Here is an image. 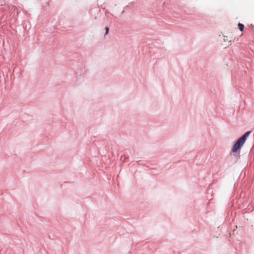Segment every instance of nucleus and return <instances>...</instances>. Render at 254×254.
Instances as JSON below:
<instances>
[{"instance_id":"f257e3e1","label":"nucleus","mask_w":254,"mask_h":254,"mask_svg":"<svg viewBox=\"0 0 254 254\" xmlns=\"http://www.w3.org/2000/svg\"><path fill=\"white\" fill-rule=\"evenodd\" d=\"M250 133H251V131H248V132H246L240 138L238 139V140L235 143V144L234 145V146L232 149V152H236L238 150H239L241 149V148L242 147V146L244 144L245 142L246 141L247 138L250 135Z\"/></svg>"},{"instance_id":"f03ea898","label":"nucleus","mask_w":254,"mask_h":254,"mask_svg":"<svg viewBox=\"0 0 254 254\" xmlns=\"http://www.w3.org/2000/svg\"><path fill=\"white\" fill-rule=\"evenodd\" d=\"M238 26L240 30L242 32L244 30V25L243 24L239 23Z\"/></svg>"},{"instance_id":"7ed1b4c3","label":"nucleus","mask_w":254,"mask_h":254,"mask_svg":"<svg viewBox=\"0 0 254 254\" xmlns=\"http://www.w3.org/2000/svg\"><path fill=\"white\" fill-rule=\"evenodd\" d=\"M105 29H106V33H105V34L106 35V34H107L108 33V32H109V29L108 27H106V28H105Z\"/></svg>"}]
</instances>
